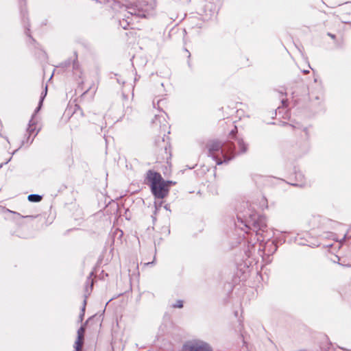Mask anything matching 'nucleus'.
<instances>
[{
  "instance_id": "f257e3e1",
  "label": "nucleus",
  "mask_w": 351,
  "mask_h": 351,
  "mask_svg": "<svg viewBox=\"0 0 351 351\" xmlns=\"http://www.w3.org/2000/svg\"><path fill=\"white\" fill-rule=\"evenodd\" d=\"M147 178L152 182L154 195L158 197H163L167 192V187L170 182H165L158 173L152 171L148 173Z\"/></svg>"
},
{
  "instance_id": "7ed1b4c3",
  "label": "nucleus",
  "mask_w": 351,
  "mask_h": 351,
  "mask_svg": "<svg viewBox=\"0 0 351 351\" xmlns=\"http://www.w3.org/2000/svg\"><path fill=\"white\" fill-rule=\"evenodd\" d=\"M84 330L83 328H81L77 332V339L75 342V349L76 351H80L83 342V336H84Z\"/></svg>"
},
{
  "instance_id": "20e7f679",
  "label": "nucleus",
  "mask_w": 351,
  "mask_h": 351,
  "mask_svg": "<svg viewBox=\"0 0 351 351\" xmlns=\"http://www.w3.org/2000/svg\"><path fill=\"white\" fill-rule=\"evenodd\" d=\"M28 199L31 202H39L41 199V197L37 195H30L28 196Z\"/></svg>"
},
{
  "instance_id": "423d86ee",
  "label": "nucleus",
  "mask_w": 351,
  "mask_h": 351,
  "mask_svg": "<svg viewBox=\"0 0 351 351\" xmlns=\"http://www.w3.org/2000/svg\"><path fill=\"white\" fill-rule=\"evenodd\" d=\"M328 35H329L330 37H332V38H335V36H334V35H332V34H329Z\"/></svg>"
},
{
  "instance_id": "39448f33",
  "label": "nucleus",
  "mask_w": 351,
  "mask_h": 351,
  "mask_svg": "<svg viewBox=\"0 0 351 351\" xmlns=\"http://www.w3.org/2000/svg\"><path fill=\"white\" fill-rule=\"evenodd\" d=\"M178 307H182V304L181 303V302H178Z\"/></svg>"
},
{
  "instance_id": "f03ea898",
  "label": "nucleus",
  "mask_w": 351,
  "mask_h": 351,
  "mask_svg": "<svg viewBox=\"0 0 351 351\" xmlns=\"http://www.w3.org/2000/svg\"><path fill=\"white\" fill-rule=\"evenodd\" d=\"M181 351H213L211 347L206 342L200 340L186 341Z\"/></svg>"
}]
</instances>
